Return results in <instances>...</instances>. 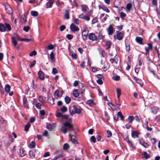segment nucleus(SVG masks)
<instances>
[{
	"instance_id": "nucleus-38",
	"label": "nucleus",
	"mask_w": 160,
	"mask_h": 160,
	"mask_svg": "<svg viewBox=\"0 0 160 160\" xmlns=\"http://www.w3.org/2000/svg\"><path fill=\"white\" fill-rule=\"evenodd\" d=\"M132 8V4L131 3H128L126 5V8L128 10H129Z\"/></svg>"
},
{
	"instance_id": "nucleus-2",
	"label": "nucleus",
	"mask_w": 160,
	"mask_h": 160,
	"mask_svg": "<svg viewBox=\"0 0 160 160\" xmlns=\"http://www.w3.org/2000/svg\"><path fill=\"white\" fill-rule=\"evenodd\" d=\"M88 31L86 29H85L82 32V36L83 40L87 39V37L88 36L89 39H90V35L88 34Z\"/></svg>"
},
{
	"instance_id": "nucleus-50",
	"label": "nucleus",
	"mask_w": 160,
	"mask_h": 160,
	"mask_svg": "<svg viewBox=\"0 0 160 160\" xmlns=\"http://www.w3.org/2000/svg\"><path fill=\"white\" fill-rule=\"evenodd\" d=\"M110 61L112 63H113L115 62L116 64H117L118 61V60H114V59L112 58L110 59Z\"/></svg>"
},
{
	"instance_id": "nucleus-51",
	"label": "nucleus",
	"mask_w": 160,
	"mask_h": 160,
	"mask_svg": "<svg viewBox=\"0 0 160 160\" xmlns=\"http://www.w3.org/2000/svg\"><path fill=\"white\" fill-rule=\"evenodd\" d=\"M58 70L55 68H53L52 69V73L53 74H55L58 73Z\"/></svg>"
},
{
	"instance_id": "nucleus-57",
	"label": "nucleus",
	"mask_w": 160,
	"mask_h": 160,
	"mask_svg": "<svg viewBox=\"0 0 160 160\" xmlns=\"http://www.w3.org/2000/svg\"><path fill=\"white\" fill-rule=\"evenodd\" d=\"M97 82L98 84L100 85L102 84L103 83V81L101 79H98L97 80Z\"/></svg>"
},
{
	"instance_id": "nucleus-8",
	"label": "nucleus",
	"mask_w": 160,
	"mask_h": 160,
	"mask_svg": "<svg viewBox=\"0 0 160 160\" xmlns=\"http://www.w3.org/2000/svg\"><path fill=\"white\" fill-rule=\"evenodd\" d=\"M29 3L33 4L35 6H36L40 5L41 2L39 0H29Z\"/></svg>"
},
{
	"instance_id": "nucleus-58",
	"label": "nucleus",
	"mask_w": 160,
	"mask_h": 160,
	"mask_svg": "<svg viewBox=\"0 0 160 160\" xmlns=\"http://www.w3.org/2000/svg\"><path fill=\"white\" fill-rule=\"evenodd\" d=\"M36 62L35 60H33L31 63H30V67L31 68L33 67L35 65Z\"/></svg>"
},
{
	"instance_id": "nucleus-37",
	"label": "nucleus",
	"mask_w": 160,
	"mask_h": 160,
	"mask_svg": "<svg viewBox=\"0 0 160 160\" xmlns=\"http://www.w3.org/2000/svg\"><path fill=\"white\" fill-rule=\"evenodd\" d=\"M64 99L66 102L67 104H68L71 101L70 98L68 96L66 97Z\"/></svg>"
},
{
	"instance_id": "nucleus-55",
	"label": "nucleus",
	"mask_w": 160,
	"mask_h": 160,
	"mask_svg": "<svg viewBox=\"0 0 160 160\" xmlns=\"http://www.w3.org/2000/svg\"><path fill=\"white\" fill-rule=\"evenodd\" d=\"M62 114L61 112H58L56 113V116L57 118H61L62 117Z\"/></svg>"
},
{
	"instance_id": "nucleus-62",
	"label": "nucleus",
	"mask_w": 160,
	"mask_h": 160,
	"mask_svg": "<svg viewBox=\"0 0 160 160\" xmlns=\"http://www.w3.org/2000/svg\"><path fill=\"white\" fill-rule=\"evenodd\" d=\"M23 30L26 32L28 31L29 29V27L28 26L24 27L23 28Z\"/></svg>"
},
{
	"instance_id": "nucleus-46",
	"label": "nucleus",
	"mask_w": 160,
	"mask_h": 160,
	"mask_svg": "<svg viewBox=\"0 0 160 160\" xmlns=\"http://www.w3.org/2000/svg\"><path fill=\"white\" fill-rule=\"evenodd\" d=\"M35 143L34 142L32 141L30 143L29 145L31 148H34L35 146Z\"/></svg>"
},
{
	"instance_id": "nucleus-31",
	"label": "nucleus",
	"mask_w": 160,
	"mask_h": 160,
	"mask_svg": "<svg viewBox=\"0 0 160 160\" xmlns=\"http://www.w3.org/2000/svg\"><path fill=\"white\" fill-rule=\"evenodd\" d=\"M69 54L72 57L73 59H76L77 55L76 53L71 52Z\"/></svg>"
},
{
	"instance_id": "nucleus-24",
	"label": "nucleus",
	"mask_w": 160,
	"mask_h": 160,
	"mask_svg": "<svg viewBox=\"0 0 160 160\" xmlns=\"http://www.w3.org/2000/svg\"><path fill=\"white\" fill-rule=\"evenodd\" d=\"M73 107L74 110L76 113L79 114L81 112V110L80 109L78 108L75 106H73Z\"/></svg>"
},
{
	"instance_id": "nucleus-12",
	"label": "nucleus",
	"mask_w": 160,
	"mask_h": 160,
	"mask_svg": "<svg viewBox=\"0 0 160 160\" xmlns=\"http://www.w3.org/2000/svg\"><path fill=\"white\" fill-rule=\"evenodd\" d=\"M107 30L109 35H111L113 33V28L111 24H110L108 28L107 29Z\"/></svg>"
},
{
	"instance_id": "nucleus-45",
	"label": "nucleus",
	"mask_w": 160,
	"mask_h": 160,
	"mask_svg": "<svg viewBox=\"0 0 160 160\" xmlns=\"http://www.w3.org/2000/svg\"><path fill=\"white\" fill-rule=\"evenodd\" d=\"M143 155L144 158L146 159H147L149 157V154L146 152H143Z\"/></svg>"
},
{
	"instance_id": "nucleus-6",
	"label": "nucleus",
	"mask_w": 160,
	"mask_h": 160,
	"mask_svg": "<svg viewBox=\"0 0 160 160\" xmlns=\"http://www.w3.org/2000/svg\"><path fill=\"white\" fill-rule=\"evenodd\" d=\"M151 112L153 114H156L158 112L159 108L156 106H153L150 108Z\"/></svg>"
},
{
	"instance_id": "nucleus-14",
	"label": "nucleus",
	"mask_w": 160,
	"mask_h": 160,
	"mask_svg": "<svg viewBox=\"0 0 160 160\" xmlns=\"http://www.w3.org/2000/svg\"><path fill=\"white\" fill-rule=\"evenodd\" d=\"M69 137L70 138L71 136V139L72 142L74 144L78 143V142L76 139L75 137L73 135H71V133L69 134Z\"/></svg>"
},
{
	"instance_id": "nucleus-56",
	"label": "nucleus",
	"mask_w": 160,
	"mask_h": 160,
	"mask_svg": "<svg viewBox=\"0 0 160 160\" xmlns=\"http://www.w3.org/2000/svg\"><path fill=\"white\" fill-rule=\"evenodd\" d=\"M37 54V52L35 51H33L32 52H31V53H30L29 54V56H32L33 55H35Z\"/></svg>"
},
{
	"instance_id": "nucleus-59",
	"label": "nucleus",
	"mask_w": 160,
	"mask_h": 160,
	"mask_svg": "<svg viewBox=\"0 0 160 160\" xmlns=\"http://www.w3.org/2000/svg\"><path fill=\"white\" fill-rule=\"evenodd\" d=\"M62 118V119L67 120L68 119V115H63Z\"/></svg>"
},
{
	"instance_id": "nucleus-28",
	"label": "nucleus",
	"mask_w": 160,
	"mask_h": 160,
	"mask_svg": "<svg viewBox=\"0 0 160 160\" xmlns=\"http://www.w3.org/2000/svg\"><path fill=\"white\" fill-rule=\"evenodd\" d=\"M79 95V93L78 92V89H75L73 92V95L75 97H78Z\"/></svg>"
},
{
	"instance_id": "nucleus-33",
	"label": "nucleus",
	"mask_w": 160,
	"mask_h": 160,
	"mask_svg": "<svg viewBox=\"0 0 160 160\" xmlns=\"http://www.w3.org/2000/svg\"><path fill=\"white\" fill-rule=\"evenodd\" d=\"M97 36L94 34L91 33V40H96Z\"/></svg>"
},
{
	"instance_id": "nucleus-1",
	"label": "nucleus",
	"mask_w": 160,
	"mask_h": 160,
	"mask_svg": "<svg viewBox=\"0 0 160 160\" xmlns=\"http://www.w3.org/2000/svg\"><path fill=\"white\" fill-rule=\"evenodd\" d=\"M63 126L61 128V130L62 132L65 134L68 131L73 130V125L68 121L63 123Z\"/></svg>"
},
{
	"instance_id": "nucleus-11",
	"label": "nucleus",
	"mask_w": 160,
	"mask_h": 160,
	"mask_svg": "<svg viewBox=\"0 0 160 160\" xmlns=\"http://www.w3.org/2000/svg\"><path fill=\"white\" fill-rule=\"evenodd\" d=\"M139 142L145 148H147L149 146L147 142H145L142 139H139Z\"/></svg>"
},
{
	"instance_id": "nucleus-10",
	"label": "nucleus",
	"mask_w": 160,
	"mask_h": 160,
	"mask_svg": "<svg viewBox=\"0 0 160 160\" xmlns=\"http://www.w3.org/2000/svg\"><path fill=\"white\" fill-rule=\"evenodd\" d=\"M78 17L80 18L83 19L85 20L88 21L90 19L89 15H85L83 14H82L78 16Z\"/></svg>"
},
{
	"instance_id": "nucleus-47",
	"label": "nucleus",
	"mask_w": 160,
	"mask_h": 160,
	"mask_svg": "<svg viewBox=\"0 0 160 160\" xmlns=\"http://www.w3.org/2000/svg\"><path fill=\"white\" fill-rule=\"evenodd\" d=\"M160 119V115H158L156 116L154 118V121L155 122L158 121Z\"/></svg>"
},
{
	"instance_id": "nucleus-61",
	"label": "nucleus",
	"mask_w": 160,
	"mask_h": 160,
	"mask_svg": "<svg viewBox=\"0 0 160 160\" xmlns=\"http://www.w3.org/2000/svg\"><path fill=\"white\" fill-rule=\"evenodd\" d=\"M66 28V27L64 25H62L60 27V30L62 32Z\"/></svg>"
},
{
	"instance_id": "nucleus-20",
	"label": "nucleus",
	"mask_w": 160,
	"mask_h": 160,
	"mask_svg": "<svg viewBox=\"0 0 160 160\" xmlns=\"http://www.w3.org/2000/svg\"><path fill=\"white\" fill-rule=\"evenodd\" d=\"M12 40H29L28 39H20L19 37L16 34L14 35L13 37L12 38Z\"/></svg>"
},
{
	"instance_id": "nucleus-60",
	"label": "nucleus",
	"mask_w": 160,
	"mask_h": 160,
	"mask_svg": "<svg viewBox=\"0 0 160 160\" xmlns=\"http://www.w3.org/2000/svg\"><path fill=\"white\" fill-rule=\"evenodd\" d=\"M126 49L127 51H129L130 50V47L129 45L127 44L126 42H125Z\"/></svg>"
},
{
	"instance_id": "nucleus-25",
	"label": "nucleus",
	"mask_w": 160,
	"mask_h": 160,
	"mask_svg": "<svg viewBox=\"0 0 160 160\" xmlns=\"http://www.w3.org/2000/svg\"><path fill=\"white\" fill-rule=\"evenodd\" d=\"M6 30V28L4 25L2 24H0V31L1 32H5Z\"/></svg>"
},
{
	"instance_id": "nucleus-36",
	"label": "nucleus",
	"mask_w": 160,
	"mask_h": 160,
	"mask_svg": "<svg viewBox=\"0 0 160 160\" xmlns=\"http://www.w3.org/2000/svg\"><path fill=\"white\" fill-rule=\"evenodd\" d=\"M65 17L67 19H68L69 18V13L68 10L65 11V14L64 15Z\"/></svg>"
},
{
	"instance_id": "nucleus-26",
	"label": "nucleus",
	"mask_w": 160,
	"mask_h": 160,
	"mask_svg": "<svg viewBox=\"0 0 160 160\" xmlns=\"http://www.w3.org/2000/svg\"><path fill=\"white\" fill-rule=\"evenodd\" d=\"M5 90L6 92H9L10 90V86L8 84H6L5 86Z\"/></svg>"
},
{
	"instance_id": "nucleus-21",
	"label": "nucleus",
	"mask_w": 160,
	"mask_h": 160,
	"mask_svg": "<svg viewBox=\"0 0 160 160\" xmlns=\"http://www.w3.org/2000/svg\"><path fill=\"white\" fill-rule=\"evenodd\" d=\"M117 98L119 100H120V98L121 95V90L120 88L117 89Z\"/></svg>"
},
{
	"instance_id": "nucleus-53",
	"label": "nucleus",
	"mask_w": 160,
	"mask_h": 160,
	"mask_svg": "<svg viewBox=\"0 0 160 160\" xmlns=\"http://www.w3.org/2000/svg\"><path fill=\"white\" fill-rule=\"evenodd\" d=\"M73 36L71 34H68L66 35L67 38L69 40L71 39L72 38Z\"/></svg>"
},
{
	"instance_id": "nucleus-48",
	"label": "nucleus",
	"mask_w": 160,
	"mask_h": 160,
	"mask_svg": "<svg viewBox=\"0 0 160 160\" xmlns=\"http://www.w3.org/2000/svg\"><path fill=\"white\" fill-rule=\"evenodd\" d=\"M107 137L109 138L111 137L112 136V133L109 130H107Z\"/></svg>"
},
{
	"instance_id": "nucleus-27",
	"label": "nucleus",
	"mask_w": 160,
	"mask_h": 160,
	"mask_svg": "<svg viewBox=\"0 0 160 160\" xmlns=\"http://www.w3.org/2000/svg\"><path fill=\"white\" fill-rule=\"evenodd\" d=\"M97 103V101L96 100L91 99V106L96 105Z\"/></svg>"
},
{
	"instance_id": "nucleus-16",
	"label": "nucleus",
	"mask_w": 160,
	"mask_h": 160,
	"mask_svg": "<svg viewBox=\"0 0 160 160\" xmlns=\"http://www.w3.org/2000/svg\"><path fill=\"white\" fill-rule=\"evenodd\" d=\"M54 0H49L46 3V6L47 8H51L52 5Z\"/></svg>"
},
{
	"instance_id": "nucleus-17",
	"label": "nucleus",
	"mask_w": 160,
	"mask_h": 160,
	"mask_svg": "<svg viewBox=\"0 0 160 160\" xmlns=\"http://www.w3.org/2000/svg\"><path fill=\"white\" fill-rule=\"evenodd\" d=\"M107 15H105L104 14H101L100 15V18L102 22H104L107 19Z\"/></svg>"
},
{
	"instance_id": "nucleus-19",
	"label": "nucleus",
	"mask_w": 160,
	"mask_h": 160,
	"mask_svg": "<svg viewBox=\"0 0 160 160\" xmlns=\"http://www.w3.org/2000/svg\"><path fill=\"white\" fill-rule=\"evenodd\" d=\"M81 8L82 11L84 12H87L88 10V9L87 7V6L85 5H81Z\"/></svg>"
},
{
	"instance_id": "nucleus-22",
	"label": "nucleus",
	"mask_w": 160,
	"mask_h": 160,
	"mask_svg": "<svg viewBox=\"0 0 160 160\" xmlns=\"http://www.w3.org/2000/svg\"><path fill=\"white\" fill-rule=\"evenodd\" d=\"M19 152L20 156L22 157H24L25 155L26 154L25 153V151L24 150L23 148H20L19 149Z\"/></svg>"
},
{
	"instance_id": "nucleus-23",
	"label": "nucleus",
	"mask_w": 160,
	"mask_h": 160,
	"mask_svg": "<svg viewBox=\"0 0 160 160\" xmlns=\"http://www.w3.org/2000/svg\"><path fill=\"white\" fill-rule=\"evenodd\" d=\"M31 15L33 17H36L38 16V12L35 11H31L30 12Z\"/></svg>"
},
{
	"instance_id": "nucleus-29",
	"label": "nucleus",
	"mask_w": 160,
	"mask_h": 160,
	"mask_svg": "<svg viewBox=\"0 0 160 160\" xmlns=\"http://www.w3.org/2000/svg\"><path fill=\"white\" fill-rule=\"evenodd\" d=\"M50 58L52 62H54L55 60L54 53L53 52H51L50 54Z\"/></svg>"
},
{
	"instance_id": "nucleus-63",
	"label": "nucleus",
	"mask_w": 160,
	"mask_h": 160,
	"mask_svg": "<svg viewBox=\"0 0 160 160\" xmlns=\"http://www.w3.org/2000/svg\"><path fill=\"white\" fill-rule=\"evenodd\" d=\"M98 21V19L96 18H93L92 21V24H94L97 22Z\"/></svg>"
},
{
	"instance_id": "nucleus-49",
	"label": "nucleus",
	"mask_w": 160,
	"mask_h": 160,
	"mask_svg": "<svg viewBox=\"0 0 160 160\" xmlns=\"http://www.w3.org/2000/svg\"><path fill=\"white\" fill-rule=\"evenodd\" d=\"M5 25L6 28H7V29H8V31H10L11 30V27L10 25L9 24L7 23H5Z\"/></svg>"
},
{
	"instance_id": "nucleus-40",
	"label": "nucleus",
	"mask_w": 160,
	"mask_h": 160,
	"mask_svg": "<svg viewBox=\"0 0 160 160\" xmlns=\"http://www.w3.org/2000/svg\"><path fill=\"white\" fill-rule=\"evenodd\" d=\"M47 128L50 131H52L53 129L52 126L51 124H50L48 125L47 126Z\"/></svg>"
},
{
	"instance_id": "nucleus-54",
	"label": "nucleus",
	"mask_w": 160,
	"mask_h": 160,
	"mask_svg": "<svg viewBox=\"0 0 160 160\" xmlns=\"http://www.w3.org/2000/svg\"><path fill=\"white\" fill-rule=\"evenodd\" d=\"M112 79L115 81H117L120 79V77L118 76H115L113 77Z\"/></svg>"
},
{
	"instance_id": "nucleus-13",
	"label": "nucleus",
	"mask_w": 160,
	"mask_h": 160,
	"mask_svg": "<svg viewBox=\"0 0 160 160\" xmlns=\"http://www.w3.org/2000/svg\"><path fill=\"white\" fill-rule=\"evenodd\" d=\"M139 134V133L137 131H132L131 136L133 138H138Z\"/></svg>"
},
{
	"instance_id": "nucleus-52",
	"label": "nucleus",
	"mask_w": 160,
	"mask_h": 160,
	"mask_svg": "<svg viewBox=\"0 0 160 160\" xmlns=\"http://www.w3.org/2000/svg\"><path fill=\"white\" fill-rule=\"evenodd\" d=\"M36 108L38 109H41V104L39 102H38L35 105Z\"/></svg>"
},
{
	"instance_id": "nucleus-41",
	"label": "nucleus",
	"mask_w": 160,
	"mask_h": 160,
	"mask_svg": "<svg viewBox=\"0 0 160 160\" xmlns=\"http://www.w3.org/2000/svg\"><path fill=\"white\" fill-rule=\"evenodd\" d=\"M91 141L93 143L96 142V139L94 136H92L91 137Z\"/></svg>"
},
{
	"instance_id": "nucleus-32",
	"label": "nucleus",
	"mask_w": 160,
	"mask_h": 160,
	"mask_svg": "<svg viewBox=\"0 0 160 160\" xmlns=\"http://www.w3.org/2000/svg\"><path fill=\"white\" fill-rule=\"evenodd\" d=\"M101 8L103 11L106 12L107 13L109 12V10L106 7L104 6L101 7Z\"/></svg>"
},
{
	"instance_id": "nucleus-30",
	"label": "nucleus",
	"mask_w": 160,
	"mask_h": 160,
	"mask_svg": "<svg viewBox=\"0 0 160 160\" xmlns=\"http://www.w3.org/2000/svg\"><path fill=\"white\" fill-rule=\"evenodd\" d=\"M134 119V117L132 116H129L128 118L129 123H132V121Z\"/></svg>"
},
{
	"instance_id": "nucleus-15",
	"label": "nucleus",
	"mask_w": 160,
	"mask_h": 160,
	"mask_svg": "<svg viewBox=\"0 0 160 160\" xmlns=\"http://www.w3.org/2000/svg\"><path fill=\"white\" fill-rule=\"evenodd\" d=\"M38 75L39 78L40 79L43 80L45 78L44 76V73L42 71H39L38 72Z\"/></svg>"
},
{
	"instance_id": "nucleus-39",
	"label": "nucleus",
	"mask_w": 160,
	"mask_h": 160,
	"mask_svg": "<svg viewBox=\"0 0 160 160\" xmlns=\"http://www.w3.org/2000/svg\"><path fill=\"white\" fill-rule=\"evenodd\" d=\"M60 110L63 112H66L67 110V108L66 106H63L60 108Z\"/></svg>"
},
{
	"instance_id": "nucleus-64",
	"label": "nucleus",
	"mask_w": 160,
	"mask_h": 160,
	"mask_svg": "<svg viewBox=\"0 0 160 160\" xmlns=\"http://www.w3.org/2000/svg\"><path fill=\"white\" fill-rule=\"evenodd\" d=\"M135 118L136 121L138 122H140V118L138 115H136Z\"/></svg>"
},
{
	"instance_id": "nucleus-42",
	"label": "nucleus",
	"mask_w": 160,
	"mask_h": 160,
	"mask_svg": "<svg viewBox=\"0 0 160 160\" xmlns=\"http://www.w3.org/2000/svg\"><path fill=\"white\" fill-rule=\"evenodd\" d=\"M63 149L64 150H67L69 148V145L68 144L66 143L64 144L63 146Z\"/></svg>"
},
{
	"instance_id": "nucleus-35",
	"label": "nucleus",
	"mask_w": 160,
	"mask_h": 160,
	"mask_svg": "<svg viewBox=\"0 0 160 160\" xmlns=\"http://www.w3.org/2000/svg\"><path fill=\"white\" fill-rule=\"evenodd\" d=\"M29 156L32 158L35 157V153L33 151H30L29 153Z\"/></svg>"
},
{
	"instance_id": "nucleus-7",
	"label": "nucleus",
	"mask_w": 160,
	"mask_h": 160,
	"mask_svg": "<svg viewBox=\"0 0 160 160\" xmlns=\"http://www.w3.org/2000/svg\"><path fill=\"white\" fill-rule=\"evenodd\" d=\"M63 94V91H59L58 90L55 91L54 93V95L55 96H57V98L58 97H61Z\"/></svg>"
},
{
	"instance_id": "nucleus-9",
	"label": "nucleus",
	"mask_w": 160,
	"mask_h": 160,
	"mask_svg": "<svg viewBox=\"0 0 160 160\" xmlns=\"http://www.w3.org/2000/svg\"><path fill=\"white\" fill-rule=\"evenodd\" d=\"M5 10L7 13H8L9 14L11 15L12 14V9L9 5H7L5 6Z\"/></svg>"
},
{
	"instance_id": "nucleus-43",
	"label": "nucleus",
	"mask_w": 160,
	"mask_h": 160,
	"mask_svg": "<svg viewBox=\"0 0 160 160\" xmlns=\"http://www.w3.org/2000/svg\"><path fill=\"white\" fill-rule=\"evenodd\" d=\"M30 125L29 123L27 124L25 127L24 129L25 131H27L30 127Z\"/></svg>"
},
{
	"instance_id": "nucleus-5",
	"label": "nucleus",
	"mask_w": 160,
	"mask_h": 160,
	"mask_svg": "<svg viewBox=\"0 0 160 160\" xmlns=\"http://www.w3.org/2000/svg\"><path fill=\"white\" fill-rule=\"evenodd\" d=\"M70 28V30L72 32H76L78 31L79 29V28L76 26L73 23L71 24Z\"/></svg>"
},
{
	"instance_id": "nucleus-34",
	"label": "nucleus",
	"mask_w": 160,
	"mask_h": 160,
	"mask_svg": "<svg viewBox=\"0 0 160 160\" xmlns=\"http://www.w3.org/2000/svg\"><path fill=\"white\" fill-rule=\"evenodd\" d=\"M23 103L24 107L28 108V104L27 99H24L23 100Z\"/></svg>"
},
{
	"instance_id": "nucleus-44",
	"label": "nucleus",
	"mask_w": 160,
	"mask_h": 160,
	"mask_svg": "<svg viewBox=\"0 0 160 160\" xmlns=\"http://www.w3.org/2000/svg\"><path fill=\"white\" fill-rule=\"evenodd\" d=\"M125 140L129 144H131V145L132 146L133 145V144L132 142L130 141L129 140V138L128 137H127L125 139Z\"/></svg>"
},
{
	"instance_id": "nucleus-4",
	"label": "nucleus",
	"mask_w": 160,
	"mask_h": 160,
	"mask_svg": "<svg viewBox=\"0 0 160 160\" xmlns=\"http://www.w3.org/2000/svg\"><path fill=\"white\" fill-rule=\"evenodd\" d=\"M115 39L116 37L117 39L118 40H122L123 37V34L122 32H117V33L114 36Z\"/></svg>"
},
{
	"instance_id": "nucleus-18",
	"label": "nucleus",
	"mask_w": 160,
	"mask_h": 160,
	"mask_svg": "<svg viewBox=\"0 0 160 160\" xmlns=\"http://www.w3.org/2000/svg\"><path fill=\"white\" fill-rule=\"evenodd\" d=\"M134 79L135 80L136 82L139 84L141 87H142L143 84L141 80L138 79L136 77H134Z\"/></svg>"
},
{
	"instance_id": "nucleus-3",
	"label": "nucleus",
	"mask_w": 160,
	"mask_h": 160,
	"mask_svg": "<svg viewBox=\"0 0 160 160\" xmlns=\"http://www.w3.org/2000/svg\"><path fill=\"white\" fill-rule=\"evenodd\" d=\"M102 44L104 47H107L106 49L109 48L111 45V42L110 41H102Z\"/></svg>"
}]
</instances>
